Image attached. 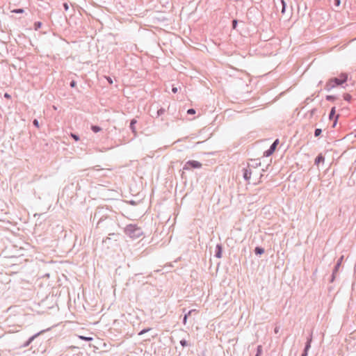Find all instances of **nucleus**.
<instances>
[{
	"instance_id": "1",
	"label": "nucleus",
	"mask_w": 356,
	"mask_h": 356,
	"mask_svg": "<svg viewBox=\"0 0 356 356\" xmlns=\"http://www.w3.org/2000/svg\"><path fill=\"white\" fill-rule=\"evenodd\" d=\"M103 209H98L94 213L93 220L97 219V227L111 231V228L115 225V220L108 216L102 215Z\"/></svg>"
},
{
	"instance_id": "2",
	"label": "nucleus",
	"mask_w": 356,
	"mask_h": 356,
	"mask_svg": "<svg viewBox=\"0 0 356 356\" xmlns=\"http://www.w3.org/2000/svg\"><path fill=\"white\" fill-rule=\"evenodd\" d=\"M348 75L347 73H341L338 77H332L330 79L325 86V90L327 91L331 90L332 88L339 86H342L348 81Z\"/></svg>"
},
{
	"instance_id": "3",
	"label": "nucleus",
	"mask_w": 356,
	"mask_h": 356,
	"mask_svg": "<svg viewBox=\"0 0 356 356\" xmlns=\"http://www.w3.org/2000/svg\"><path fill=\"white\" fill-rule=\"evenodd\" d=\"M124 233L132 239H136L143 235V229L136 224L127 225L124 228Z\"/></svg>"
},
{
	"instance_id": "4",
	"label": "nucleus",
	"mask_w": 356,
	"mask_h": 356,
	"mask_svg": "<svg viewBox=\"0 0 356 356\" xmlns=\"http://www.w3.org/2000/svg\"><path fill=\"white\" fill-rule=\"evenodd\" d=\"M9 67L6 63H0V83L3 85L7 84L9 81Z\"/></svg>"
},
{
	"instance_id": "5",
	"label": "nucleus",
	"mask_w": 356,
	"mask_h": 356,
	"mask_svg": "<svg viewBox=\"0 0 356 356\" xmlns=\"http://www.w3.org/2000/svg\"><path fill=\"white\" fill-rule=\"evenodd\" d=\"M202 164L195 160H189L184 165L183 170H189L191 169H197L200 168L202 167Z\"/></svg>"
},
{
	"instance_id": "6",
	"label": "nucleus",
	"mask_w": 356,
	"mask_h": 356,
	"mask_svg": "<svg viewBox=\"0 0 356 356\" xmlns=\"http://www.w3.org/2000/svg\"><path fill=\"white\" fill-rule=\"evenodd\" d=\"M279 143H280L279 139L278 138L275 139L274 140V142L272 143V145L270 146V147L264 152V156L268 157V156H271L276 150V148H277V145H279Z\"/></svg>"
},
{
	"instance_id": "7",
	"label": "nucleus",
	"mask_w": 356,
	"mask_h": 356,
	"mask_svg": "<svg viewBox=\"0 0 356 356\" xmlns=\"http://www.w3.org/2000/svg\"><path fill=\"white\" fill-rule=\"evenodd\" d=\"M275 6L277 12L280 10L282 14L285 13L286 3L284 0H278L277 2H275Z\"/></svg>"
},
{
	"instance_id": "8",
	"label": "nucleus",
	"mask_w": 356,
	"mask_h": 356,
	"mask_svg": "<svg viewBox=\"0 0 356 356\" xmlns=\"http://www.w3.org/2000/svg\"><path fill=\"white\" fill-rule=\"evenodd\" d=\"M243 171V179L248 181V183L250 179V177H251V175L253 174V171L251 168H248V167L247 168H243L242 170Z\"/></svg>"
},
{
	"instance_id": "9",
	"label": "nucleus",
	"mask_w": 356,
	"mask_h": 356,
	"mask_svg": "<svg viewBox=\"0 0 356 356\" xmlns=\"http://www.w3.org/2000/svg\"><path fill=\"white\" fill-rule=\"evenodd\" d=\"M312 335H313V332H312V330H311L309 336L307 337V341L305 343L304 350L309 351V350L310 349L311 344H312V339H313Z\"/></svg>"
},
{
	"instance_id": "10",
	"label": "nucleus",
	"mask_w": 356,
	"mask_h": 356,
	"mask_svg": "<svg viewBox=\"0 0 356 356\" xmlns=\"http://www.w3.org/2000/svg\"><path fill=\"white\" fill-rule=\"evenodd\" d=\"M183 312L185 313L183 318V323L185 325L186 323L187 318L192 315L193 313L197 314L198 311L196 309H191L188 312L186 313V309H183Z\"/></svg>"
},
{
	"instance_id": "11",
	"label": "nucleus",
	"mask_w": 356,
	"mask_h": 356,
	"mask_svg": "<svg viewBox=\"0 0 356 356\" xmlns=\"http://www.w3.org/2000/svg\"><path fill=\"white\" fill-rule=\"evenodd\" d=\"M44 332V330L40 331L30 337L29 339L25 343H24V348L29 346L30 343H31L40 334L43 333Z\"/></svg>"
},
{
	"instance_id": "12",
	"label": "nucleus",
	"mask_w": 356,
	"mask_h": 356,
	"mask_svg": "<svg viewBox=\"0 0 356 356\" xmlns=\"http://www.w3.org/2000/svg\"><path fill=\"white\" fill-rule=\"evenodd\" d=\"M222 245L220 243H218L216 246L215 250V257L220 259L222 256Z\"/></svg>"
},
{
	"instance_id": "13",
	"label": "nucleus",
	"mask_w": 356,
	"mask_h": 356,
	"mask_svg": "<svg viewBox=\"0 0 356 356\" xmlns=\"http://www.w3.org/2000/svg\"><path fill=\"white\" fill-rule=\"evenodd\" d=\"M343 260V256L342 255L338 259V260L333 268L334 274H337Z\"/></svg>"
},
{
	"instance_id": "14",
	"label": "nucleus",
	"mask_w": 356,
	"mask_h": 356,
	"mask_svg": "<svg viewBox=\"0 0 356 356\" xmlns=\"http://www.w3.org/2000/svg\"><path fill=\"white\" fill-rule=\"evenodd\" d=\"M137 123V120L134 118L130 121V125L129 128L131 130L132 133L134 134V136H136L137 131L136 129V124Z\"/></svg>"
},
{
	"instance_id": "15",
	"label": "nucleus",
	"mask_w": 356,
	"mask_h": 356,
	"mask_svg": "<svg viewBox=\"0 0 356 356\" xmlns=\"http://www.w3.org/2000/svg\"><path fill=\"white\" fill-rule=\"evenodd\" d=\"M11 66L15 69L21 70V60L19 58H15L13 63H12Z\"/></svg>"
},
{
	"instance_id": "16",
	"label": "nucleus",
	"mask_w": 356,
	"mask_h": 356,
	"mask_svg": "<svg viewBox=\"0 0 356 356\" xmlns=\"http://www.w3.org/2000/svg\"><path fill=\"white\" fill-rule=\"evenodd\" d=\"M325 161V157L321 154H318L314 161V163L316 165H318L320 163H323Z\"/></svg>"
},
{
	"instance_id": "17",
	"label": "nucleus",
	"mask_w": 356,
	"mask_h": 356,
	"mask_svg": "<svg viewBox=\"0 0 356 356\" xmlns=\"http://www.w3.org/2000/svg\"><path fill=\"white\" fill-rule=\"evenodd\" d=\"M254 252L255 254H257V255H261L262 254L264 253L265 250H264V248L260 247V246H257L254 248Z\"/></svg>"
},
{
	"instance_id": "18",
	"label": "nucleus",
	"mask_w": 356,
	"mask_h": 356,
	"mask_svg": "<svg viewBox=\"0 0 356 356\" xmlns=\"http://www.w3.org/2000/svg\"><path fill=\"white\" fill-rule=\"evenodd\" d=\"M252 163H248V168H251L252 170V168H257L258 166H259L261 165V163L260 162H257L256 161H252Z\"/></svg>"
},
{
	"instance_id": "19",
	"label": "nucleus",
	"mask_w": 356,
	"mask_h": 356,
	"mask_svg": "<svg viewBox=\"0 0 356 356\" xmlns=\"http://www.w3.org/2000/svg\"><path fill=\"white\" fill-rule=\"evenodd\" d=\"M335 113H336V108L335 107H332L330 111V113H329V119L330 120H332L333 118H334L335 116Z\"/></svg>"
},
{
	"instance_id": "20",
	"label": "nucleus",
	"mask_w": 356,
	"mask_h": 356,
	"mask_svg": "<svg viewBox=\"0 0 356 356\" xmlns=\"http://www.w3.org/2000/svg\"><path fill=\"white\" fill-rule=\"evenodd\" d=\"M26 246H24L23 250H29L30 249L31 252L35 253V250L33 249V248L28 243H25Z\"/></svg>"
},
{
	"instance_id": "21",
	"label": "nucleus",
	"mask_w": 356,
	"mask_h": 356,
	"mask_svg": "<svg viewBox=\"0 0 356 356\" xmlns=\"http://www.w3.org/2000/svg\"><path fill=\"white\" fill-rule=\"evenodd\" d=\"M102 128L98 126V125H92L91 126V130L94 132V133H98L100 131H102Z\"/></svg>"
},
{
	"instance_id": "22",
	"label": "nucleus",
	"mask_w": 356,
	"mask_h": 356,
	"mask_svg": "<svg viewBox=\"0 0 356 356\" xmlns=\"http://www.w3.org/2000/svg\"><path fill=\"white\" fill-rule=\"evenodd\" d=\"M262 353H263V348H262V346L259 345V346L257 347V353H256L255 356H261V355H262Z\"/></svg>"
},
{
	"instance_id": "23",
	"label": "nucleus",
	"mask_w": 356,
	"mask_h": 356,
	"mask_svg": "<svg viewBox=\"0 0 356 356\" xmlns=\"http://www.w3.org/2000/svg\"><path fill=\"white\" fill-rule=\"evenodd\" d=\"M28 261H30L31 263H32L35 267H37V261H36V259H33V257H31V259H24V263H26Z\"/></svg>"
},
{
	"instance_id": "24",
	"label": "nucleus",
	"mask_w": 356,
	"mask_h": 356,
	"mask_svg": "<svg viewBox=\"0 0 356 356\" xmlns=\"http://www.w3.org/2000/svg\"><path fill=\"white\" fill-rule=\"evenodd\" d=\"M42 25V23L41 22H35L33 24V28L35 31L38 30Z\"/></svg>"
},
{
	"instance_id": "25",
	"label": "nucleus",
	"mask_w": 356,
	"mask_h": 356,
	"mask_svg": "<svg viewBox=\"0 0 356 356\" xmlns=\"http://www.w3.org/2000/svg\"><path fill=\"white\" fill-rule=\"evenodd\" d=\"M325 99L329 102H334L337 99V97L334 95H327Z\"/></svg>"
},
{
	"instance_id": "26",
	"label": "nucleus",
	"mask_w": 356,
	"mask_h": 356,
	"mask_svg": "<svg viewBox=\"0 0 356 356\" xmlns=\"http://www.w3.org/2000/svg\"><path fill=\"white\" fill-rule=\"evenodd\" d=\"M343 99L345 101L350 102L352 99V96L348 93H346L343 95Z\"/></svg>"
},
{
	"instance_id": "27",
	"label": "nucleus",
	"mask_w": 356,
	"mask_h": 356,
	"mask_svg": "<svg viewBox=\"0 0 356 356\" xmlns=\"http://www.w3.org/2000/svg\"><path fill=\"white\" fill-rule=\"evenodd\" d=\"M165 108H159L156 112V117H159V116L162 115L163 114L165 113Z\"/></svg>"
},
{
	"instance_id": "28",
	"label": "nucleus",
	"mask_w": 356,
	"mask_h": 356,
	"mask_svg": "<svg viewBox=\"0 0 356 356\" xmlns=\"http://www.w3.org/2000/svg\"><path fill=\"white\" fill-rule=\"evenodd\" d=\"M321 133H322V129H319V128H316L314 130V136L315 137H318V136H321Z\"/></svg>"
},
{
	"instance_id": "29",
	"label": "nucleus",
	"mask_w": 356,
	"mask_h": 356,
	"mask_svg": "<svg viewBox=\"0 0 356 356\" xmlns=\"http://www.w3.org/2000/svg\"><path fill=\"white\" fill-rule=\"evenodd\" d=\"M70 136L75 140L79 141L80 140L79 136L76 134L71 133Z\"/></svg>"
},
{
	"instance_id": "30",
	"label": "nucleus",
	"mask_w": 356,
	"mask_h": 356,
	"mask_svg": "<svg viewBox=\"0 0 356 356\" xmlns=\"http://www.w3.org/2000/svg\"><path fill=\"white\" fill-rule=\"evenodd\" d=\"M238 25V20L237 19H233L232 22V26L233 29H236Z\"/></svg>"
},
{
	"instance_id": "31",
	"label": "nucleus",
	"mask_w": 356,
	"mask_h": 356,
	"mask_svg": "<svg viewBox=\"0 0 356 356\" xmlns=\"http://www.w3.org/2000/svg\"><path fill=\"white\" fill-rule=\"evenodd\" d=\"M13 13H22V8H19L11 10Z\"/></svg>"
},
{
	"instance_id": "32",
	"label": "nucleus",
	"mask_w": 356,
	"mask_h": 356,
	"mask_svg": "<svg viewBox=\"0 0 356 356\" xmlns=\"http://www.w3.org/2000/svg\"><path fill=\"white\" fill-rule=\"evenodd\" d=\"M151 330L150 327H148V328H145L143 330H142L139 333H138V335H142L147 332H149V330Z\"/></svg>"
},
{
	"instance_id": "33",
	"label": "nucleus",
	"mask_w": 356,
	"mask_h": 356,
	"mask_svg": "<svg viewBox=\"0 0 356 356\" xmlns=\"http://www.w3.org/2000/svg\"><path fill=\"white\" fill-rule=\"evenodd\" d=\"M180 344H181V346L185 347V346H187L188 345V341L186 340L181 339L180 341Z\"/></svg>"
},
{
	"instance_id": "34",
	"label": "nucleus",
	"mask_w": 356,
	"mask_h": 356,
	"mask_svg": "<svg viewBox=\"0 0 356 356\" xmlns=\"http://www.w3.org/2000/svg\"><path fill=\"white\" fill-rule=\"evenodd\" d=\"M196 113V111L194 108H189L187 111V114L188 115H194Z\"/></svg>"
},
{
	"instance_id": "35",
	"label": "nucleus",
	"mask_w": 356,
	"mask_h": 356,
	"mask_svg": "<svg viewBox=\"0 0 356 356\" xmlns=\"http://www.w3.org/2000/svg\"><path fill=\"white\" fill-rule=\"evenodd\" d=\"M70 86L71 88H76V82L74 80L71 81L70 83Z\"/></svg>"
},
{
	"instance_id": "36",
	"label": "nucleus",
	"mask_w": 356,
	"mask_h": 356,
	"mask_svg": "<svg viewBox=\"0 0 356 356\" xmlns=\"http://www.w3.org/2000/svg\"><path fill=\"white\" fill-rule=\"evenodd\" d=\"M33 124L35 127L39 128V122H38V120L37 119H34V120H33Z\"/></svg>"
},
{
	"instance_id": "37",
	"label": "nucleus",
	"mask_w": 356,
	"mask_h": 356,
	"mask_svg": "<svg viewBox=\"0 0 356 356\" xmlns=\"http://www.w3.org/2000/svg\"><path fill=\"white\" fill-rule=\"evenodd\" d=\"M80 338L86 341H90L92 340L91 337L81 336Z\"/></svg>"
},
{
	"instance_id": "38",
	"label": "nucleus",
	"mask_w": 356,
	"mask_h": 356,
	"mask_svg": "<svg viewBox=\"0 0 356 356\" xmlns=\"http://www.w3.org/2000/svg\"><path fill=\"white\" fill-rule=\"evenodd\" d=\"M336 275H337V274H334V270H332V273L331 278L330 280V282H333L334 281V280L336 278Z\"/></svg>"
},
{
	"instance_id": "39",
	"label": "nucleus",
	"mask_w": 356,
	"mask_h": 356,
	"mask_svg": "<svg viewBox=\"0 0 356 356\" xmlns=\"http://www.w3.org/2000/svg\"><path fill=\"white\" fill-rule=\"evenodd\" d=\"M317 112V108H312L309 113H310V116L312 117Z\"/></svg>"
},
{
	"instance_id": "40",
	"label": "nucleus",
	"mask_w": 356,
	"mask_h": 356,
	"mask_svg": "<svg viewBox=\"0 0 356 356\" xmlns=\"http://www.w3.org/2000/svg\"><path fill=\"white\" fill-rule=\"evenodd\" d=\"M63 7L64 10L66 11L69 9V6H68L67 3H66V2L63 3Z\"/></svg>"
},
{
	"instance_id": "41",
	"label": "nucleus",
	"mask_w": 356,
	"mask_h": 356,
	"mask_svg": "<svg viewBox=\"0 0 356 356\" xmlns=\"http://www.w3.org/2000/svg\"><path fill=\"white\" fill-rule=\"evenodd\" d=\"M334 4L335 6H339L341 4V0H334Z\"/></svg>"
},
{
	"instance_id": "42",
	"label": "nucleus",
	"mask_w": 356,
	"mask_h": 356,
	"mask_svg": "<svg viewBox=\"0 0 356 356\" xmlns=\"http://www.w3.org/2000/svg\"><path fill=\"white\" fill-rule=\"evenodd\" d=\"M308 352L309 351H307V350H303L301 356H307L308 355Z\"/></svg>"
},
{
	"instance_id": "43",
	"label": "nucleus",
	"mask_w": 356,
	"mask_h": 356,
	"mask_svg": "<svg viewBox=\"0 0 356 356\" xmlns=\"http://www.w3.org/2000/svg\"><path fill=\"white\" fill-rule=\"evenodd\" d=\"M339 116V115L336 116L334 122L333 123V126H332L333 127H334L336 126Z\"/></svg>"
},
{
	"instance_id": "44",
	"label": "nucleus",
	"mask_w": 356,
	"mask_h": 356,
	"mask_svg": "<svg viewBox=\"0 0 356 356\" xmlns=\"http://www.w3.org/2000/svg\"><path fill=\"white\" fill-rule=\"evenodd\" d=\"M24 26H26V29H27V30H32V26H31V25L29 26V25H28V24H26V25H24Z\"/></svg>"
},
{
	"instance_id": "45",
	"label": "nucleus",
	"mask_w": 356,
	"mask_h": 356,
	"mask_svg": "<svg viewBox=\"0 0 356 356\" xmlns=\"http://www.w3.org/2000/svg\"><path fill=\"white\" fill-rule=\"evenodd\" d=\"M279 329H280L279 327H275V329H274V332L275 334H277L279 332Z\"/></svg>"
},
{
	"instance_id": "46",
	"label": "nucleus",
	"mask_w": 356,
	"mask_h": 356,
	"mask_svg": "<svg viewBox=\"0 0 356 356\" xmlns=\"http://www.w3.org/2000/svg\"><path fill=\"white\" fill-rule=\"evenodd\" d=\"M172 92L173 93H176L177 92V88L176 87H172Z\"/></svg>"
},
{
	"instance_id": "47",
	"label": "nucleus",
	"mask_w": 356,
	"mask_h": 356,
	"mask_svg": "<svg viewBox=\"0 0 356 356\" xmlns=\"http://www.w3.org/2000/svg\"><path fill=\"white\" fill-rule=\"evenodd\" d=\"M4 97L9 99L10 97V95L8 93L6 92L4 94Z\"/></svg>"
},
{
	"instance_id": "48",
	"label": "nucleus",
	"mask_w": 356,
	"mask_h": 356,
	"mask_svg": "<svg viewBox=\"0 0 356 356\" xmlns=\"http://www.w3.org/2000/svg\"><path fill=\"white\" fill-rule=\"evenodd\" d=\"M107 80H108V83H111H111H113V81H112V79H111V77H108V78H107Z\"/></svg>"
},
{
	"instance_id": "49",
	"label": "nucleus",
	"mask_w": 356,
	"mask_h": 356,
	"mask_svg": "<svg viewBox=\"0 0 356 356\" xmlns=\"http://www.w3.org/2000/svg\"><path fill=\"white\" fill-rule=\"evenodd\" d=\"M130 204H132V205H135V204H136V203H135V202H134V201H131V202H130Z\"/></svg>"
},
{
	"instance_id": "50",
	"label": "nucleus",
	"mask_w": 356,
	"mask_h": 356,
	"mask_svg": "<svg viewBox=\"0 0 356 356\" xmlns=\"http://www.w3.org/2000/svg\"><path fill=\"white\" fill-rule=\"evenodd\" d=\"M184 172H183L182 174H181V178L182 179L184 178Z\"/></svg>"
},
{
	"instance_id": "51",
	"label": "nucleus",
	"mask_w": 356,
	"mask_h": 356,
	"mask_svg": "<svg viewBox=\"0 0 356 356\" xmlns=\"http://www.w3.org/2000/svg\"><path fill=\"white\" fill-rule=\"evenodd\" d=\"M113 234H114L113 233H111V232L108 233V235H113Z\"/></svg>"
},
{
	"instance_id": "52",
	"label": "nucleus",
	"mask_w": 356,
	"mask_h": 356,
	"mask_svg": "<svg viewBox=\"0 0 356 356\" xmlns=\"http://www.w3.org/2000/svg\"><path fill=\"white\" fill-rule=\"evenodd\" d=\"M263 177V174L260 175V179Z\"/></svg>"
},
{
	"instance_id": "53",
	"label": "nucleus",
	"mask_w": 356,
	"mask_h": 356,
	"mask_svg": "<svg viewBox=\"0 0 356 356\" xmlns=\"http://www.w3.org/2000/svg\"><path fill=\"white\" fill-rule=\"evenodd\" d=\"M355 131H356V129H355ZM355 136L356 137V134H355Z\"/></svg>"
}]
</instances>
